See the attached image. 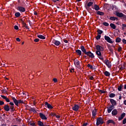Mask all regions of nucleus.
Instances as JSON below:
<instances>
[{
	"label": "nucleus",
	"instance_id": "obj_29",
	"mask_svg": "<svg viewBox=\"0 0 126 126\" xmlns=\"http://www.w3.org/2000/svg\"><path fill=\"white\" fill-rule=\"evenodd\" d=\"M38 126H44L45 125H44V123H43L41 121H38L37 122Z\"/></svg>",
	"mask_w": 126,
	"mask_h": 126
},
{
	"label": "nucleus",
	"instance_id": "obj_31",
	"mask_svg": "<svg viewBox=\"0 0 126 126\" xmlns=\"http://www.w3.org/2000/svg\"><path fill=\"white\" fill-rule=\"evenodd\" d=\"M122 41V39L120 37H117L116 39L115 42L116 43H120Z\"/></svg>",
	"mask_w": 126,
	"mask_h": 126
},
{
	"label": "nucleus",
	"instance_id": "obj_60",
	"mask_svg": "<svg viewBox=\"0 0 126 126\" xmlns=\"http://www.w3.org/2000/svg\"><path fill=\"white\" fill-rule=\"evenodd\" d=\"M104 123V121L102 120H101V122H100V125H103Z\"/></svg>",
	"mask_w": 126,
	"mask_h": 126
},
{
	"label": "nucleus",
	"instance_id": "obj_57",
	"mask_svg": "<svg viewBox=\"0 0 126 126\" xmlns=\"http://www.w3.org/2000/svg\"><path fill=\"white\" fill-rule=\"evenodd\" d=\"M16 41L18 42H20V38H19V37L16 38Z\"/></svg>",
	"mask_w": 126,
	"mask_h": 126
},
{
	"label": "nucleus",
	"instance_id": "obj_21",
	"mask_svg": "<svg viewBox=\"0 0 126 126\" xmlns=\"http://www.w3.org/2000/svg\"><path fill=\"white\" fill-rule=\"evenodd\" d=\"M92 8L93 9H95V10H96L97 11L100 10V7H99V5L97 4H94V6L92 7Z\"/></svg>",
	"mask_w": 126,
	"mask_h": 126
},
{
	"label": "nucleus",
	"instance_id": "obj_27",
	"mask_svg": "<svg viewBox=\"0 0 126 126\" xmlns=\"http://www.w3.org/2000/svg\"><path fill=\"white\" fill-rule=\"evenodd\" d=\"M104 74L105 76H110L111 75V73L108 71H105L104 72Z\"/></svg>",
	"mask_w": 126,
	"mask_h": 126
},
{
	"label": "nucleus",
	"instance_id": "obj_17",
	"mask_svg": "<svg viewBox=\"0 0 126 126\" xmlns=\"http://www.w3.org/2000/svg\"><path fill=\"white\" fill-rule=\"evenodd\" d=\"M39 116L42 120H47V117L42 113H39Z\"/></svg>",
	"mask_w": 126,
	"mask_h": 126
},
{
	"label": "nucleus",
	"instance_id": "obj_33",
	"mask_svg": "<svg viewBox=\"0 0 126 126\" xmlns=\"http://www.w3.org/2000/svg\"><path fill=\"white\" fill-rule=\"evenodd\" d=\"M110 27H111V28H112L113 29H116V26L115 24H113V23H111L110 24Z\"/></svg>",
	"mask_w": 126,
	"mask_h": 126
},
{
	"label": "nucleus",
	"instance_id": "obj_30",
	"mask_svg": "<svg viewBox=\"0 0 126 126\" xmlns=\"http://www.w3.org/2000/svg\"><path fill=\"white\" fill-rule=\"evenodd\" d=\"M123 87H124V86L123 85H121L120 86H118V91H122L123 90Z\"/></svg>",
	"mask_w": 126,
	"mask_h": 126
},
{
	"label": "nucleus",
	"instance_id": "obj_48",
	"mask_svg": "<svg viewBox=\"0 0 126 126\" xmlns=\"http://www.w3.org/2000/svg\"><path fill=\"white\" fill-rule=\"evenodd\" d=\"M14 29H15V30H18V29H19V28H18V26H14Z\"/></svg>",
	"mask_w": 126,
	"mask_h": 126
},
{
	"label": "nucleus",
	"instance_id": "obj_26",
	"mask_svg": "<svg viewBox=\"0 0 126 126\" xmlns=\"http://www.w3.org/2000/svg\"><path fill=\"white\" fill-rule=\"evenodd\" d=\"M37 37H38L39 39H42V40H45V39H46V37L43 35H37Z\"/></svg>",
	"mask_w": 126,
	"mask_h": 126
},
{
	"label": "nucleus",
	"instance_id": "obj_55",
	"mask_svg": "<svg viewBox=\"0 0 126 126\" xmlns=\"http://www.w3.org/2000/svg\"><path fill=\"white\" fill-rule=\"evenodd\" d=\"M54 82H58V79L57 78L53 79Z\"/></svg>",
	"mask_w": 126,
	"mask_h": 126
},
{
	"label": "nucleus",
	"instance_id": "obj_46",
	"mask_svg": "<svg viewBox=\"0 0 126 126\" xmlns=\"http://www.w3.org/2000/svg\"><path fill=\"white\" fill-rule=\"evenodd\" d=\"M30 125L32 126H36V124L35 123L30 122Z\"/></svg>",
	"mask_w": 126,
	"mask_h": 126
},
{
	"label": "nucleus",
	"instance_id": "obj_35",
	"mask_svg": "<svg viewBox=\"0 0 126 126\" xmlns=\"http://www.w3.org/2000/svg\"><path fill=\"white\" fill-rule=\"evenodd\" d=\"M88 67H89L90 69H95V68L93 67V66L91 65L90 64H88L87 65Z\"/></svg>",
	"mask_w": 126,
	"mask_h": 126
},
{
	"label": "nucleus",
	"instance_id": "obj_38",
	"mask_svg": "<svg viewBox=\"0 0 126 126\" xmlns=\"http://www.w3.org/2000/svg\"><path fill=\"white\" fill-rule=\"evenodd\" d=\"M97 32L98 33V34H99V35H101V34H102L103 33V31H101L100 30H97Z\"/></svg>",
	"mask_w": 126,
	"mask_h": 126
},
{
	"label": "nucleus",
	"instance_id": "obj_16",
	"mask_svg": "<svg viewBox=\"0 0 126 126\" xmlns=\"http://www.w3.org/2000/svg\"><path fill=\"white\" fill-rule=\"evenodd\" d=\"M80 49H81L83 55L84 54H85V55L87 53V52L86 51V49H85V47H84V46H81Z\"/></svg>",
	"mask_w": 126,
	"mask_h": 126
},
{
	"label": "nucleus",
	"instance_id": "obj_47",
	"mask_svg": "<svg viewBox=\"0 0 126 126\" xmlns=\"http://www.w3.org/2000/svg\"><path fill=\"white\" fill-rule=\"evenodd\" d=\"M122 42L124 45H126V40L125 39H122Z\"/></svg>",
	"mask_w": 126,
	"mask_h": 126
},
{
	"label": "nucleus",
	"instance_id": "obj_40",
	"mask_svg": "<svg viewBox=\"0 0 126 126\" xmlns=\"http://www.w3.org/2000/svg\"><path fill=\"white\" fill-rule=\"evenodd\" d=\"M18 104H24V101L21 100H18Z\"/></svg>",
	"mask_w": 126,
	"mask_h": 126
},
{
	"label": "nucleus",
	"instance_id": "obj_20",
	"mask_svg": "<svg viewBox=\"0 0 126 126\" xmlns=\"http://www.w3.org/2000/svg\"><path fill=\"white\" fill-rule=\"evenodd\" d=\"M80 63L79 62V61H78V60H76L74 61V65H75V66H77V65L78 66H80Z\"/></svg>",
	"mask_w": 126,
	"mask_h": 126
},
{
	"label": "nucleus",
	"instance_id": "obj_37",
	"mask_svg": "<svg viewBox=\"0 0 126 126\" xmlns=\"http://www.w3.org/2000/svg\"><path fill=\"white\" fill-rule=\"evenodd\" d=\"M110 20H112V21H115L116 17H111L109 18Z\"/></svg>",
	"mask_w": 126,
	"mask_h": 126
},
{
	"label": "nucleus",
	"instance_id": "obj_19",
	"mask_svg": "<svg viewBox=\"0 0 126 126\" xmlns=\"http://www.w3.org/2000/svg\"><path fill=\"white\" fill-rule=\"evenodd\" d=\"M96 115H97V110L94 108V109L92 111V116H93V119H94Z\"/></svg>",
	"mask_w": 126,
	"mask_h": 126
},
{
	"label": "nucleus",
	"instance_id": "obj_39",
	"mask_svg": "<svg viewBox=\"0 0 126 126\" xmlns=\"http://www.w3.org/2000/svg\"><path fill=\"white\" fill-rule=\"evenodd\" d=\"M92 5H93V2H89L87 4V6L90 7V6H91Z\"/></svg>",
	"mask_w": 126,
	"mask_h": 126
},
{
	"label": "nucleus",
	"instance_id": "obj_52",
	"mask_svg": "<svg viewBox=\"0 0 126 126\" xmlns=\"http://www.w3.org/2000/svg\"><path fill=\"white\" fill-rule=\"evenodd\" d=\"M118 52H121L122 51V47L120 46L118 49Z\"/></svg>",
	"mask_w": 126,
	"mask_h": 126
},
{
	"label": "nucleus",
	"instance_id": "obj_2",
	"mask_svg": "<svg viewBox=\"0 0 126 126\" xmlns=\"http://www.w3.org/2000/svg\"><path fill=\"white\" fill-rule=\"evenodd\" d=\"M9 105H10V106L7 104H5L4 106L3 109L6 112H9V111H10V112L13 113V112L15 111V108H14V103L10 102H9Z\"/></svg>",
	"mask_w": 126,
	"mask_h": 126
},
{
	"label": "nucleus",
	"instance_id": "obj_22",
	"mask_svg": "<svg viewBox=\"0 0 126 126\" xmlns=\"http://www.w3.org/2000/svg\"><path fill=\"white\" fill-rule=\"evenodd\" d=\"M0 96L1 97V98L5 100L6 102H7V103H9V102H10V100L6 96L2 95H1Z\"/></svg>",
	"mask_w": 126,
	"mask_h": 126
},
{
	"label": "nucleus",
	"instance_id": "obj_34",
	"mask_svg": "<svg viewBox=\"0 0 126 126\" xmlns=\"http://www.w3.org/2000/svg\"><path fill=\"white\" fill-rule=\"evenodd\" d=\"M109 96L110 98H114V97H116V94L111 93L109 94Z\"/></svg>",
	"mask_w": 126,
	"mask_h": 126
},
{
	"label": "nucleus",
	"instance_id": "obj_9",
	"mask_svg": "<svg viewBox=\"0 0 126 126\" xmlns=\"http://www.w3.org/2000/svg\"><path fill=\"white\" fill-rule=\"evenodd\" d=\"M44 106L46 107V108H48V109H50V110H52V109L53 108L52 105L48 103V102H45Z\"/></svg>",
	"mask_w": 126,
	"mask_h": 126
},
{
	"label": "nucleus",
	"instance_id": "obj_58",
	"mask_svg": "<svg viewBox=\"0 0 126 126\" xmlns=\"http://www.w3.org/2000/svg\"><path fill=\"white\" fill-rule=\"evenodd\" d=\"M56 118H57V119H60V118H61V116L59 115H56Z\"/></svg>",
	"mask_w": 126,
	"mask_h": 126
},
{
	"label": "nucleus",
	"instance_id": "obj_5",
	"mask_svg": "<svg viewBox=\"0 0 126 126\" xmlns=\"http://www.w3.org/2000/svg\"><path fill=\"white\" fill-rule=\"evenodd\" d=\"M16 8L20 11V12H25L26 11V9H25L24 7L21 6H17Z\"/></svg>",
	"mask_w": 126,
	"mask_h": 126
},
{
	"label": "nucleus",
	"instance_id": "obj_53",
	"mask_svg": "<svg viewBox=\"0 0 126 126\" xmlns=\"http://www.w3.org/2000/svg\"><path fill=\"white\" fill-rule=\"evenodd\" d=\"M50 116H54L56 117L57 116V114L52 113L51 114H50Z\"/></svg>",
	"mask_w": 126,
	"mask_h": 126
},
{
	"label": "nucleus",
	"instance_id": "obj_12",
	"mask_svg": "<svg viewBox=\"0 0 126 126\" xmlns=\"http://www.w3.org/2000/svg\"><path fill=\"white\" fill-rule=\"evenodd\" d=\"M103 118L102 117H98L96 119V126H99V125H101V122L102 121Z\"/></svg>",
	"mask_w": 126,
	"mask_h": 126
},
{
	"label": "nucleus",
	"instance_id": "obj_13",
	"mask_svg": "<svg viewBox=\"0 0 126 126\" xmlns=\"http://www.w3.org/2000/svg\"><path fill=\"white\" fill-rule=\"evenodd\" d=\"M21 21H22V24L24 27H25V28H26V29H28V30H29V29H30V28H29V27H28V26H27V24L25 23V22H24L23 19H21Z\"/></svg>",
	"mask_w": 126,
	"mask_h": 126
},
{
	"label": "nucleus",
	"instance_id": "obj_7",
	"mask_svg": "<svg viewBox=\"0 0 126 126\" xmlns=\"http://www.w3.org/2000/svg\"><path fill=\"white\" fill-rule=\"evenodd\" d=\"M95 48L96 50V52H99V51L103 52V51H104V48H103V47L99 45H96L95 46Z\"/></svg>",
	"mask_w": 126,
	"mask_h": 126
},
{
	"label": "nucleus",
	"instance_id": "obj_59",
	"mask_svg": "<svg viewBox=\"0 0 126 126\" xmlns=\"http://www.w3.org/2000/svg\"><path fill=\"white\" fill-rule=\"evenodd\" d=\"M34 15H38V13H37V12H34Z\"/></svg>",
	"mask_w": 126,
	"mask_h": 126
},
{
	"label": "nucleus",
	"instance_id": "obj_25",
	"mask_svg": "<svg viewBox=\"0 0 126 126\" xmlns=\"http://www.w3.org/2000/svg\"><path fill=\"white\" fill-rule=\"evenodd\" d=\"M76 53L78 56H81V55H82V52L79 49L76 50Z\"/></svg>",
	"mask_w": 126,
	"mask_h": 126
},
{
	"label": "nucleus",
	"instance_id": "obj_28",
	"mask_svg": "<svg viewBox=\"0 0 126 126\" xmlns=\"http://www.w3.org/2000/svg\"><path fill=\"white\" fill-rule=\"evenodd\" d=\"M97 14L98 15H101V16H103L104 14H105V13L103 12H101L99 11H98L97 12Z\"/></svg>",
	"mask_w": 126,
	"mask_h": 126
},
{
	"label": "nucleus",
	"instance_id": "obj_1",
	"mask_svg": "<svg viewBox=\"0 0 126 126\" xmlns=\"http://www.w3.org/2000/svg\"><path fill=\"white\" fill-rule=\"evenodd\" d=\"M109 101L111 104L110 106H107L106 108L107 109V112L110 114L112 112L113 109H115V106H117V101L113 98H110Z\"/></svg>",
	"mask_w": 126,
	"mask_h": 126
},
{
	"label": "nucleus",
	"instance_id": "obj_49",
	"mask_svg": "<svg viewBox=\"0 0 126 126\" xmlns=\"http://www.w3.org/2000/svg\"><path fill=\"white\" fill-rule=\"evenodd\" d=\"M2 105H4V102L1 100H0V106H1Z\"/></svg>",
	"mask_w": 126,
	"mask_h": 126
},
{
	"label": "nucleus",
	"instance_id": "obj_18",
	"mask_svg": "<svg viewBox=\"0 0 126 126\" xmlns=\"http://www.w3.org/2000/svg\"><path fill=\"white\" fill-rule=\"evenodd\" d=\"M125 117H126V113H122L121 116L118 118V121H122V120H123V119H124L125 118Z\"/></svg>",
	"mask_w": 126,
	"mask_h": 126
},
{
	"label": "nucleus",
	"instance_id": "obj_56",
	"mask_svg": "<svg viewBox=\"0 0 126 126\" xmlns=\"http://www.w3.org/2000/svg\"><path fill=\"white\" fill-rule=\"evenodd\" d=\"M90 80H94V77L92 76H91V77H90Z\"/></svg>",
	"mask_w": 126,
	"mask_h": 126
},
{
	"label": "nucleus",
	"instance_id": "obj_8",
	"mask_svg": "<svg viewBox=\"0 0 126 126\" xmlns=\"http://www.w3.org/2000/svg\"><path fill=\"white\" fill-rule=\"evenodd\" d=\"M104 39L105 41L108 42V43H109L110 44H113V41H112V39H111V38L108 36L105 35Z\"/></svg>",
	"mask_w": 126,
	"mask_h": 126
},
{
	"label": "nucleus",
	"instance_id": "obj_54",
	"mask_svg": "<svg viewBox=\"0 0 126 126\" xmlns=\"http://www.w3.org/2000/svg\"><path fill=\"white\" fill-rule=\"evenodd\" d=\"M63 41L64 43H68V41H67V40H66V39H63Z\"/></svg>",
	"mask_w": 126,
	"mask_h": 126
},
{
	"label": "nucleus",
	"instance_id": "obj_64",
	"mask_svg": "<svg viewBox=\"0 0 126 126\" xmlns=\"http://www.w3.org/2000/svg\"><path fill=\"white\" fill-rule=\"evenodd\" d=\"M124 89H126V84L124 85Z\"/></svg>",
	"mask_w": 126,
	"mask_h": 126
},
{
	"label": "nucleus",
	"instance_id": "obj_32",
	"mask_svg": "<svg viewBox=\"0 0 126 126\" xmlns=\"http://www.w3.org/2000/svg\"><path fill=\"white\" fill-rule=\"evenodd\" d=\"M20 15H21V14H20L19 12H17L15 13V16H16V17H19Z\"/></svg>",
	"mask_w": 126,
	"mask_h": 126
},
{
	"label": "nucleus",
	"instance_id": "obj_50",
	"mask_svg": "<svg viewBox=\"0 0 126 126\" xmlns=\"http://www.w3.org/2000/svg\"><path fill=\"white\" fill-rule=\"evenodd\" d=\"M123 125H126V118H125L123 121Z\"/></svg>",
	"mask_w": 126,
	"mask_h": 126
},
{
	"label": "nucleus",
	"instance_id": "obj_41",
	"mask_svg": "<svg viewBox=\"0 0 126 126\" xmlns=\"http://www.w3.org/2000/svg\"><path fill=\"white\" fill-rule=\"evenodd\" d=\"M100 38H101V35L100 34H98L96 37V40H100Z\"/></svg>",
	"mask_w": 126,
	"mask_h": 126
},
{
	"label": "nucleus",
	"instance_id": "obj_43",
	"mask_svg": "<svg viewBox=\"0 0 126 126\" xmlns=\"http://www.w3.org/2000/svg\"><path fill=\"white\" fill-rule=\"evenodd\" d=\"M98 91L100 93H102V94H104V93H106V91H103L102 90H99Z\"/></svg>",
	"mask_w": 126,
	"mask_h": 126
},
{
	"label": "nucleus",
	"instance_id": "obj_44",
	"mask_svg": "<svg viewBox=\"0 0 126 126\" xmlns=\"http://www.w3.org/2000/svg\"><path fill=\"white\" fill-rule=\"evenodd\" d=\"M103 25L104 26H109V23H108L107 22H104V23H103Z\"/></svg>",
	"mask_w": 126,
	"mask_h": 126
},
{
	"label": "nucleus",
	"instance_id": "obj_4",
	"mask_svg": "<svg viewBox=\"0 0 126 126\" xmlns=\"http://www.w3.org/2000/svg\"><path fill=\"white\" fill-rule=\"evenodd\" d=\"M95 54L99 60H101V61L104 62V57L102 56V53H101V51H96Z\"/></svg>",
	"mask_w": 126,
	"mask_h": 126
},
{
	"label": "nucleus",
	"instance_id": "obj_10",
	"mask_svg": "<svg viewBox=\"0 0 126 126\" xmlns=\"http://www.w3.org/2000/svg\"><path fill=\"white\" fill-rule=\"evenodd\" d=\"M72 110L77 112L79 110V105L77 104H74V106L72 107Z\"/></svg>",
	"mask_w": 126,
	"mask_h": 126
},
{
	"label": "nucleus",
	"instance_id": "obj_45",
	"mask_svg": "<svg viewBox=\"0 0 126 126\" xmlns=\"http://www.w3.org/2000/svg\"><path fill=\"white\" fill-rule=\"evenodd\" d=\"M31 111H32V112H33V113H37V111H36V110H35L33 108H31Z\"/></svg>",
	"mask_w": 126,
	"mask_h": 126
},
{
	"label": "nucleus",
	"instance_id": "obj_14",
	"mask_svg": "<svg viewBox=\"0 0 126 126\" xmlns=\"http://www.w3.org/2000/svg\"><path fill=\"white\" fill-rule=\"evenodd\" d=\"M52 43L54 44L55 46H60V45H61V42L55 39L53 40Z\"/></svg>",
	"mask_w": 126,
	"mask_h": 126
},
{
	"label": "nucleus",
	"instance_id": "obj_3",
	"mask_svg": "<svg viewBox=\"0 0 126 126\" xmlns=\"http://www.w3.org/2000/svg\"><path fill=\"white\" fill-rule=\"evenodd\" d=\"M115 15L118 16V17H123V19L126 20V15L122 12L116 11Z\"/></svg>",
	"mask_w": 126,
	"mask_h": 126
},
{
	"label": "nucleus",
	"instance_id": "obj_11",
	"mask_svg": "<svg viewBox=\"0 0 126 126\" xmlns=\"http://www.w3.org/2000/svg\"><path fill=\"white\" fill-rule=\"evenodd\" d=\"M12 100H13L14 103L15 104V105L16 106H17V107H18V106H19V105L18 104V100L16 99V98H15V97L12 96Z\"/></svg>",
	"mask_w": 126,
	"mask_h": 126
},
{
	"label": "nucleus",
	"instance_id": "obj_42",
	"mask_svg": "<svg viewBox=\"0 0 126 126\" xmlns=\"http://www.w3.org/2000/svg\"><path fill=\"white\" fill-rule=\"evenodd\" d=\"M126 24H122V30H125V28H126Z\"/></svg>",
	"mask_w": 126,
	"mask_h": 126
},
{
	"label": "nucleus",
	"instance_id": "obj_61",
	"mask_svg": "<svg viewBox=\"0 0 126 126\" xmlns=\"http://www.w3.org/2000/svg\"><path fill=\"white\" fill-rule=\"evenodd\" d=\"M119 100H122V95L121 94L119 96Z\"/></svg>",
	"mask_w": 126,
	"mask_h": 126
},
{
	"label": "nucleus",
	"instance_id": "obj_62",
	"mask_svg": "<svg viewBox=\"0 0 126 126\" xmlns=\"http://www.w3.org/2000/svg\"><path fill=\"white\" fill-rule=\"evenodd\" d=\"M88 124L87 123H84L83 125V126H87Z\"/></svg>",
	"mask_w": 126,
	"mask_h": 126
},
{
	"label": "nucleus",
	"instance_id": "obj_63",
	"mask_svg": "<svg viewBox=\"0 0 126 126\" xmlns=\"http://www.w3.org/2000/svg\"><path fill=\"white\" fill-rule=\"evenodd\" d=\"M124 104L126 105V100L124 101Z\"/></svg>",
	"mask_w": 126,
	"mask_h": 126
},
{
	"label": "nucleus",
	"instance_id": "obj_23",
	"mask_svg": "<svg viewBox=\"0 0 126 126\" xmlns=\"http://www.w3.org/2000/svg\"><path fill=\"white\" fill-rule=\"evenodd\" d=\"M106 124L107 125H109L110 124H113V125H116V122L114 121L113 120H109L108 121H107Z\"/></svg>",
	"mask_w": 126,
	"mask_h": 126
},
{
	"label": "nucleus",
	"instance_id": "obj_24",
	"mask_svg": "<svg viewBox=\"0 0 126 126\" xmlns=\"http://www.w3.org/2000/svg\"><path fill=\"white\" fill-rule=\"evenodd\" d=\"M112 116H117L118 115V110L117 109H114L111 113Z\"/></svg>",
	"mask_w": 126,
	"mask_h": 126
},
{
	"label": "nucleus",
	"instance_id": "obj_6",
	"mask_svg": "<svg viewBox=\"0 0 126 126\" xmlns=\"http://www.w3.org/2000/svg\"><path fill=\"white\" fill-rule=\"evenodd\" d=\"M85 55H86L87 57H89L91 59H94L95 58V56H94V54L92 53L91 51L87 52Z\"/></svg>",
	"mask_w": 126,
	"mask_h": 126
},
{
	"label": "nucleus",
	"instance_id": "obj_15",
	"mask_svg": "<svg viewBox=\"0 0 126 126\" xmlns=\"http://www.w3.org/2000/svg\"><path fill=\"white\" fill-rule=\"evenodd\" d=\"M105 63V64L108 66V67H111L112 65L111 64V62L108 60L103 61Z\"/></svg>",
	"mask_w": 126,
	"mask_h": 126
},
{
	"label": "nucleus",
	"instance_id": "obj_36",
	"mask_svg": "<svg viewBox=\"0 0 126 126\" xmlns=\"http://www.w3.org/2000/svg\"><path fill=\"white\" fill-rule=\"evenodd\" d=\"M108 50H109V51H110V52L111 53V54H114V51H113V48H112V47H109L108 48Z\"/></svg>",
	"mask_w": 126,
	"mask_h": 126
},
{
	"label": "nucleus",
	"instance_id": "obj_51",
	"mask_svg": "<svg viewBox=\"0 0 126 126\" xmlns=\"http://www.w3.org/2000/svg\"><path fill=\"white\" fill-rule=\"evenodd\" d=\"M38 41H40L39 38H35L34 39V42H37Z\"/></svg>",
	"mask_w": 126,
	"mask_h": 126
}]
</instances>
